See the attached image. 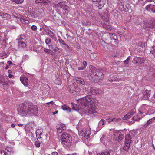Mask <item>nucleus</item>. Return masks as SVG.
I'll return each mask as SVG.
<instances>
[{"label":"nucleus","mask_w":155,"mask_h":155,"mask_svg":"<svg viewBox=\"0 0 155 155\" xmlns=\"http://www.w3.org/2000/svg\"><path fill=\"white\" fill-rule=\"evenodd\" d=\"M6 153L5 151H0V155H6Z\"/></svg>","instance_id":"obj_44"},{"label":"nucleus","mask_w":155,"mask_h":155,"mask_svg":"<svg viewBox=\"0 0 155 155\" xmlns=\"http://www.w3.org/2000/svg\"><path fill=\"white\" fill-rule=\"evenodd\" d=\"M75 79L76 80L77 82L78 83L81 84L82 85H84L85 84V82L84 80L82 78L79 77H76L75 78Z\"/></svg>","instance_id":"obj_17"},{"label":"nucleus","mask_w":155,"mask_h":155,"mask_svg":"<svg viewBox=\"0 0 155 155\" xmlns=\"http://www.w3.org/2000/svg\"><path fill=\"white\" fill-rule=\"evenodd\" d=\"M85 129H84L82 130L80 133V134L81 136L83 137H86V135L85 134Z\"/></svg>","instance_id":"obj_32"},{"label":"nucleus","mask_w":155,"mask_h":155,"mask_svg":"<svg viewBox=\"0 0 155 155\" xmlns=\"http://www.w3.org/2000/svg\"><path fill=\"white\" fill-rule=\"evenodd\" d=\"M67 8L68 7L66 6L63 9V12L65 14H68L69 12V11L68 10Z\"/></svg>","instance_id":"obj_27"},{"label":"nucleus","mask_w":155,"mask_h":155,"mask_svg":"<svg viewBox=\"0 0 155 155\" xmlns=\"http://www.w3.org/2000/svg\"><path fill=\"white\" fill-rule=\"evenodd\" d=\"M20 80L22 83L25 86H29L30 84H31V83L30 78H28L24 75L20 77Z\"/></svg>","instance_id":"obj_6"},{"label":"nucleus","mask_w":155,"mask_h":155,"mask_svg":"<svg viewBox=\"0 0 155 155\" xmlns=\"http://www.w3.org/2000/svg\"><path fill=\"white\" fill-rule=\"evenodd\" d=\"M58 41L60 43V45L62 46V45H65V43L63 40H62L61 38H60L58 39Z\"/></svg>","instance_id":"obj_31"},{"label":"nucleus","mask_w":155,"mask_h":155,"mask_svg":"<svg viewBox=\"0 0 155 155\" xmlns=\"http://www.w3.org/2000/svg\"><path fill=\"white\" fill-rule=\"evenodd\" d=\"M131 57L130 56H129L128 57L127 59L124 61V63H126L127 61H129L130 60V58Z\"/></svg>","instance_id":"obj_46"},{"label":"nucleus","mask_w":155,"mask_h":155,"mask_svg":"<svg viewBox=\"0 0 155 155\" xmlns=\"http://www.w3.org/2000/svg\"><path fill=\"white\" fill-rule=\"evenodd\" d=\"M106 121L107 122H108V123L112 121H113V117H111L108 119H106Z\"/></svg>","instance_id":"obj_39"},{"label":"nucleus","mask_w":155,"mask_h":155,"mask_svg":"<svg viewBox=\"0 0 155 155\" xmlns=\"http://www.w3.org/2000/svg\"><path fill=\"white\" fill-rule=\"evenodd\" d=\"M83 64L84 65V67L85 68L87 66V63L86 61H84L83 63Z\"/></svg>","instance_id":"obj_50"},{"label":"nucleus","mask_w":155,"mask_h":155,"mask_svg":"<svg viewBox=\"0 0 155 155\" xmlns=\"http://www.w3.org/2000/svg\"><path fill=\"white\" fill-rule=\"evenodd\" d=\"M48 0H35V3H47V2L48 1Z\"/></svg>","instance_id":"obj_25"},{"label":"nucleus","mask_w":155,"mask_h":155,"mask_svg":"<svg viewBox=\"0 0 155 155\" xmlns=\"http://www.w3.org/2000/svg\"><path fill=\"white\" fill-rule=\"evenodd\" d=\"M145 61V59L144 58L137 57H134L133 60L134 63H138L140 64H143Z\"/></svg>","instance_id":"obj_7"},{"label":"nucleus","mask_w":155,"mask_h":155,"mask_svg":"<svg viewBox=\"0 0 155 155\" xmlns=\"http://www.w3.org/2000/svg\"><path fill=\"white\" fill-rule=\"evenodd\" d=\"M105 136L104 135H103L102 137L100 138V141L102 142L104 144H105L106 143L105 142V140H104V139L105 138Z\"/></svg>","instance_id":"obj_33"},{"label":"nucleus","mask_w":155,"mask_h":155,"mask_svg":"<svg viewBox=\"0 0 155 155\" xmlns=\"http://www.w3.org/2000/svg\"><path fill=\"white\" fill-rule=\"evenodd\" d=\"M150 109V106L143 104L139 109V113L140 114L143 115V116H145L148 114Z\"/></svg>","instance_id":"obj_5"},{"label":"nucleus","mask_w":155,"mask_h":155,"mask_svg":"<svg viewBox=\"0 0 155 155\" xmlns=\"http://www.w3.org/2000/svg\"><path fill=\"white\" fill-rule=\"evenodd\" d=\"M15 127V125L14 124H12L11 125V127L12 128H14Z\"/></svg>","instance_id":"obj_59"},{"label":"nucleus","mask_w":155,"mask_h":155,"mask_svg":"<svg viewBox=\"0 0 155 155\" xmlns=\"http://www.w3.org/2000/svg\"><path fill=\"white\" fill-rule=\"evenodd\" d=\"M69 91L74 95L79 94V89L78 88H73L72 89H70Z\"/></svg>","instance_id":"obj_15"},{"label":"nucleus","mask_w":155,"mask_h":155,"mask_svg":"<svg viewBox=\"0 0 155 155\" xmlns=\"http://www.w3.org/2000/svg\"><path fill=\"white\" fill-rule=\"evenodd\" d=\"M134 113L135 111L134 110L132 109L131 110L130 112L128 113L123 117V119L125 120L130 118L134 114Z\"/></svg>","instance_id":"obj_10"},{"label":"nucleus","mask_w":155,"mask_h":155,"mask_svg":"<svg viewBox=\"0 0 155 155\" xmlns=\"http://www.w3.org/2000/svg\"><path fill=\"white\" fill-rule=\"evenodd\" d=\"M19 19V21L20 22L24 24H28V20L25 19L24 17H21V18H18V19ZM17 21H18V23H19V21L18 20H17Z\"/></svg>","instance_id":"obj_18"},{"label":"nucleus","mask_w":155,"mask_h":155,"mask_svg":"<svg viewBox=\"0 0 155 155\" xmlns=\"http://www.w3.org/2000/svg\"><path fill=\"white\" fill-rule=\"evenodd\" d=\"M62 3L61 2L58 3L57 4V6L58 7H60V8H61L62 7Z\"/></svg>","instance_id":"obj_52"},{"label":"nucleus","mask_w":155,"mask_h":155,"mask_svg":"<svg viewBox=\"0 0 155 155\" xmlns=\"http://www.w3.org/2000/svg\"><path fill=\"white\" fill-rule=\"evenodd\" d=\"M85 134L86 135V137H85L86 139H88L90 135L91 134L90 131L89 130H87L85 129Z\"/></svg>","instance_id":"obj_20"},{"label":"nucleus","mask_w":155,"mask_h":155,"mask_svg":"<svg viewBox=\"0 0 155 155\" xmlns=\"http://www.w3.org/2000/svg\"><path fill=\"white\" fill-rule=\"evenodd\" d=\"M132 138L130 135L127 134L125 136V143L123 147V149L124 150L127 151H128L130 146Z\"/></svg>","instance_id":"obj_4"},{"label":"nucleus","mask_w":155,"mask_h":155,"mask_svg":"<svg viewBox=\"0 0 155 155\" xmlns=\"http://www.w3.org/2000/svg\"><path fill=\"white\" fill-rule=\"evenodd\" d=\"M95 75V76L94 77V79L100 80L103 78V74L101 72H96Z\"/></svg>","instance_id":"obj_11"},{"label":"nucleus","mask_w":155,"mask_h":155,"mask_svg":"<svg viewBox=\"0 0 155 155\" xmlns=\"http://www.w3.org/2000/svg\"><path fill=\"white\" fill-rule=\"evenodd\" d=\"M48 47L49 48L53 50V45H48Z\"/></svg>","instance_id":"obj_56"},{"label":"nucleus","mask_w":155,"mask_h":155,"mask_svg":"<svg viewBox=\"0 0 155 155\" xmlns=\"http://www.w3.org/2000/svg\"><path fill=\"white\" fill-rule=\"evenodd\" d=\"M12 15L14 16V17L16 18H18V15L17 14H16V13L15 12H13V13H12Z\"/></svg>","instance_id":"obj_42"},{"label":"nucleus","mask_w":155,"mask_h":155,"mask_svg":"<svg viewBox=\"0 0 155 155\" xmlns=\"http://www.w3.org/2000/svg\"><path fill=\"white\" fill-rule=\"evenodd\" d=\"M150 90H146L144 92L143 95V99L144 100H147L150 97Z\"/></svg>","instance_id":"obj_12"},{"label":"nucleus","mask_w":155,"mask_h":155,"mask_svg":"<svg viewBox=\"0 0 155 155\" xmlns=\"http://www.w3.org/2000/svg\"><path fill=\"white\" fill-rule=\"evenodd\" d=\"M113 122H117L118 121L121 120V119L120 118H116L114 117H113Z\"/></svg>","instance_id":"obj_37"},{"label":"nucleus","mask_w":155,"mask_h":155,"mask_svg":"<svg viewBox=\"0 0 155 155\" xmlns=\"http://www.w3.org/2000/svg\"><path fill=\"white\" fill-rule=\"evenodd\" d=\"M90 92L94 95H97L100 94L101 91L100 89L95 87H92L90 89Z\"/></svg>","instance_id":"obj_9"},{"label":"nucleus","mask_w":155,"mask_h":155,"mask_svg":"<svg viewBox=\"0 0 155 155\" xmlns=\"http://www.w3.org/2000/svg\"><path fill=\"white\" fill-rule=\"evenodd\" d=\"M44 51L45 52L48 53V54H51L50 50L48 48H44Z\"/></svg>","instance_id":"obj_34"},{"label":"nucleus","mask_w":155,"mask_h":155,"mask_svg":"<svg viewBox=\"0 0 155 155\" xmlns=\"http://www.w3.org/2000/svg\"><path fill=\"white\" fill-rule=\"evenodd\" d=\"M152 6L151 8V10L153 13H155V5H152Z\"/></svg>","instance_id":"obj_38"},{"label":"nucleus","mask_w":155,"mask_h":155,"mask_svg":"<svg viewBox=\"0 0 155 155\" xmlns=\"http://www.w3.org/2000/svg\"><path fill=\"white\" fill-rule=\"evenodd\" d=\"M18 114L22 116L37 115L38 109L37 106L31 103H22L18 109Z\"/></svg>","instance_id":"obj_2"},{"label":"nucleus","mask_w":155,"mask_h":155,"mask_svg":"<svg viewBox=\"0 0 155 155\" xmlns=\"http://www.w3.org/2000/svg\"><path fill=\"white\" fill-rule=\"evenodd\" d=\"M96 101V99L92 98L91 95H87L77 101L79 107L81 109L87 110L85 113L87 115L93 114L96 112L94 104Z\"/></svg>","instance_id":"obj_1"},{"label":"nucleus","mask_w":155,"mask_h":155,"mask_svg":"<svg viewBox=\"0 0 155 155\" xmlns=\"http://www.w3.org/2000/svg\"><path fill=\"white\" fill-rule=\"evenodd\" d=\"M118 134H119V136L118 137V140L119 141H120L122 140V139L123 138V137H124V135L123 134H121V133H118Z\"/></svg>","instance_id":"obj_28"},{"label":"nucleus","mask_w":155,"mask_h":155,"mask_svg":"<svg viewBox=\"0 0 155 155\" xmlns=\"http://www.w3.org/2000/svg\"><path fill=\"white\" fill-rule=\"evenodd\" d=\"M61 143L66 148H69L71 145V137L67 133H63L61 135Z\"/></svg>","instance_id":"obj_3"},{"label":"nucleus","mask_w":155,"mask_h":155,"mask_svg":"<svg viewBox=\"0 0 155 155\" xmlns=\"http://www.w3.org/2000/svg\"><path fill=\"white\" fill-rule=\"evenodd\" d=\"M92 1L94 4L99 5L98 7L99 8H101L105 4L104 0H92Z\"/></svg>","instance_id":"obj_8"},{"label":"nucleus","mask_w":155,"mask_h":155,"mask_svg":"<svg viewBox=\"0 0 155 155\" xmlns=\"http://www.w3.org/2000/svg\"><path fill=\"white\" fill-rule=\"evenodd\" d=\"M59 50V48L57 47H55L53 49V51H54V52H55L58 51Z\"/></svg>","instance_id":"obj_41"},{"label":"nucleus","mask_w":155,"mask_h":155,"mask_svg":"<svg viewBox=\"0 0 155 155\" xmlns=\"http://www.w3.org/2000/svg\"><path fill=\"white\" fill-rule=\"evenodd\" d=\"M42 131L41 130L38 129L35 132L36 136L37 139L41 138V135L42 134Z\"/></svg>","instance_id":"obj_16"},{"label":"nucleus","mask_w":155,"mask_h":155,"mask_svg":"<svg viewBox=\"0 0 155 155\" xmlns=\"http://www.w3.org/2000/svg\"><path fill=\"white\" fill-rule=\"evenodd\" d=\"M105 123H106L105 121L104 120H103V123L102 124V127H103L105 125Z\"/></svg>","instance_id":"obj_54"},{"label":"nucleus","mask_w":155,"mask_h":155,"mask_svg":"<svg viewBox=\"0 0 155 155\" xmlns=\"http://www.w3.org/2000/svg\"><path fill=\"white\" fill-rule=\"evenodd\" d=\"M77 155V154L76 153H72L71 154H66V155Z\"/></svg>","instance_id":"obj_57"},{"label":"nucleus","mask_w":155,"mask_h":155,"mask_svg":"<svg viewBox=\"0 0 155 155\" xmlns=\"http://www.w3.org/2000/svg\"><path fill=\"white\" fill-rule=\"evenodd\" d=\"M51 41V40L50 38L48 37L45 40V42L47 45L49 44Z\"/></svg>","instance_id":"obj_26"},{"label":"nucleus","mask_w":155,"mask_h":155,"mask_svg":"<svg viewBox=\"0 0 155 155\" xmlns=\"http://www.w3.org/2000/svg\"><path fill=\"white\" fill-rule=\"evenodd\" d=\"M58 134H61L63 130L66 129V127L64 125H61L59 127L57 128Z\"/></svg>","instance_id":"obj_13"},{"label":"nucleus","mask_w":155,"mask_h":155,"mask_svg":"<svg viewBox=\"0 0 155 155\" xmlns=\"http://www.w3.org/2000/svg\"><path fill=\"white\" fill-rule=\"evenodd\" d=\"M58 111H56L55 112H54L53 113V114L54 115L55 114H56L58 113Z\"/></svg>","instance_id":"obj_61"},{"label":"nucleus","mask_w":155,"mask_h":155,"mask_svg":"<svg viewBox=\"0 0 155 155\" xmlns=\"http://www.w3.org/2000/svg\"><path fill=\"white\" fill-rule=\"evenodd\" d=\"M84 67L83 66H81L80 67H78V69L79 70H83L84 68Z\"/></svg>","instance_id":"obj_49"},{"label":"nucleus","mask_w":155,"mask_h":155,"mask_svg":"<svg viewBox=\"0 0 155 155\" xmlns=\"http://www.w3.org/2000/svg\"><path fill=\"white\" fill-rule=\"evenodd\" d=\"M52 155H58V153L57 152H54L52 153Z\"/></svg>","instance_id":"obj_53"},{"label":"nucleus","mask_w":155,"mask_h":155,"mask_svg":"<svg viewBox=\"0 0 155 155\" xmlns=\"http://www.w3.org/2000/svg\"><path fill=\"white\" fill-rule=\"evenodd\" d=\"M97 155H110V154L109 151H106L102 152L101 153H99Z\"/></svg>","instance_id":"obj_29"},{"label":"nucleus","mask_w":155,"mask_h":155,"mask_svg":"<svg viewBox=\"0 0 155 155\" xmlns=\"http://www.w3.org/2000/svg\"><path fill=\"white\" fill-rule=\"evenodd\" d=\"M0 83L3 85H7L8 83L7 80H5L3 77H0Z\"/></svg>","instance_id":"obj_14"},{"label":"nucleus","mask_w":155,"mask_h":155,"mask_svg":"<svg viewBox=\"0 0 155 155\" xmlns=\"http://www.w3.org/2000/svg\"><path fill=\"white\" fill-rule=\"evenodd\" d=\"M114 40H116L117 39V37L116 35H114V36L112 37H111Z\"/></svg>","instance_id":"obj_48"},{"label":"nucleus","mask_w":155,"mask_h":155,"mask_svg":"<svg viewBox=\"0 0 155 155\" xmlns=\"http://www.w3.org/2000/svg\"><path fill=\"white\" fill-rule=\"evenodd\" d=\"M12 76L13 75H12L10 74H9L8 75V77H9V78H11L12 77Z\"/></svg>","instance_id":"obj_60"},{"label":"nucleus","mask_w":155,"mask_h":155,"mask_svg":"<svg viewBox=\"0 0 155 155\" xmlns=\"http://www.w3.org/2000/svg\"><path fill=\"white\" fill-rule=\"evenodd\" d=\"M18 126L21 127V126H23V124H18Z\"/></svg>","instance_id":"obj_63"},{"label":"nucleus","mask_w":155,"mask_h":155,"mask_svg":"<svg viewBox=\"0 0 155 155\" xmlns=\"http://www.w3.org/2000/svg\"><path fill=\"white\" fill-rule=\"evenodd\" d=\"M31 28L34 31H36L37 29V27L35 25H33L31 27Z\"/></svg>","instance_id":"obj_43"},{"label":"nucleus","mask_w":155,"mask_h":155,"mask_svg":"<svg viewBox=\"0 0 155 155\" xmlns=\"http://www.w3.org/2000/svg\"><path fill=\"white\" fill-rule=\"evenodd\" d=\"M48 35L50 37L53 38L55 37V35L52 32L50 31L48 33Z\"/></svg>","instance_id":"obj_30"},{"label":"nucleus","mask_w":155,"mask_h":155,"mask_svg":"<svg viewBox=\"0 0 155 155\" xmlns=\"http://www.w3.org/2000/svg\"><path fill=\"white\" fill-rule=\"evenodd\" d=\"M116 80V79L114 78H110L109 79V81H115Z\"/></svg>","instance_id":"obj_55"},{"label":"nucleus","mask_w":155,"mask_h":155,"mask_svg":"<svg viewBox=\"0 0 155 155\" xmlns=\"http://www.w3.org/2000/svg\"><path fill=\"white\" fill-rule=\"evenodd\" d=\"M62 109L64 110H66L67 112H70L71 109L66 105H63L62 107Z\"/></svg>","instance_id":"obj_21"},{"label":"nucleus","mask_w":155,"mask_h":155,"mask_svg":"<svg viewBox=\"0 0 155 155\" xmlns=\"http://www.w3.org/2000/svg\"><path fill=\"white\" fill-rule=\"evenodd\" d=\"M18 40H25L26 39V37L23 35H20L18 38Z\"/></svg>","instance_id":"obj_22"},{"label":"nucleus","mask_w":155,"mask_h":155,"mask_svg":"<svg viewBox=\"0 0 155 155\" xmlns=\"http://www.w3.org/2000/svg\"><path fill=\"white\" fill-rule=\"evenodd\" d=\"M155 120V117H153L151 119H150L144 125V127H146L148 125L152 123V121H154Z\"/></svg>","instance_id":"obj_19"},{"label":"nucleus","mask_w":155,"mask_h":155,"mask_svg":"<svg viewBox=\"0 0 155 155\" xmlns=\"http://www.w3.org/2000/svg\"><path fill=\"white\" fill-rule=\"evenodd\" d=\"M103 123V119H101L99 123V125L100 126H102V124Z\"/></svg>","instance_id":"obj_47"},{"label":"nucleus","mask_w":155,"mask_h":155,"mask_svg":"<svg viewBox=\"0 0 155 155\" xmlns=\"http://www.w3.org/2000/svg\"><path fill=\"white\" fill-rule=\"evenodd\" d=\"M13 1L17 4H20L23 2V0H13Z\"/></svg>","instance_id":"obj_35"},{"label":"nucleus","mask_w":155,"mask_h":155,"mask_svg":"<svg viewBox=\"0 0 155 155\" xmlns=\"http://www.w3.org/2000/svg\"><path fill=\"white\" fill-rule=\"evenodd\" d=\"M64 45V48H65L69 49V46L67 45L65 43V45Z\"/></svg>","instance_id":"obj_51"},{"label":"nucleus","mask_w":155,"mask_h":155,"mask_svg":"<svg viewBox=\"0 0 155 155\" xmlns=\"http://www.w3.org/2000/svg\"><path fill=\"white\" fill-rule=\"evenodd\" d=\"M153 1V0H146V2H151Z\"/></svg>","instance_id":"obj_62"},{"label":"nucleus","mask_w":155,"mask_h":155,"mask_svg":"<svg viewBox=\"0 0 155 155\" xmlns=\"http://www.w3.org/2000/svg\"><path fill=\"white\" fill-rule=\"evenodd\" d=\"M35 146L38 147H39L40 146V143L38 141H36L35 143Z\"/></svg>","instance_id":"obj_40"},{"label":"nucleus","mask_w":155,"mask_h":155,"mask_svg":"<svg viewBox=\"0 0 155 155\" xmlns=\"http://www.w3.org/2000/svg\"><path fill=\"white\" fill-rule=\"evenodd\" d=\"M18 46H21V47L23 48H25L26 47V44L23 41H19Z\"/></svg>","instance_id":"obj_24"},{"label":"nucleus","mask_w":155,"mask_h":155,"mask_svg":"<svg viewBox=\"0 0 155 155\" xmlns=\"http://www.w3.org/2000/svg\"><path fill=\"white\" fill-rule=\"evenodd\" d=\"M152 5L150 4L147 5L145 7V9L147 10H149L152 7Z\"/></svg>","instance_id":"obj_36"},{"label":"nucleus","mask_w":155,"mask_h":155,"mask_svg":"<svg viewBox=\"0 0 155 155\" xmlns=\"http://www.w3.org/2000/svg\"><path fill=\"white\" fill-rule=\"evenodd\" d=\"M8 72L9 74H10L12 72V71L10 70H9L8 71Z\"/></svg>","instance_id":"obj_64"},{"label":"nucleus","mask_w":155,"mask_h":155,"mask_svg":"<svg viewBox=\"0 0 155 155\" xmlns=\"http://www.w3.org/2000/svg\"><path fill=\"white\" fill-rule=\"evenodd\" d=\"M46 104L48 105H51L52 106L54 104V103L53 101H51L49 102H48Z\"/></svg>","instance_id":"obj_45"},{"label":"nucleus","mask_w":155,"mask_h":155,"mask_svg":"<svg viewBox=\"0 0 155 155\" xmlns=\"http://www.w3.org/2000/svg\"><path fill=\"white\" fill-rule=\"evenodd\" d=\"M2 18L7 19H9L10 18V15L8 13H4L2 15Z\"/></svg>","instance_id":"obj_23"},{"label":"nucleus","mask_w":155,"mask_h":155,"mask_svg":"<svg viewBox=\"0 0 155 155\" xmlns=\"http://www.w3.org/2000/svg\"><path fill=\"white\" fill-rule=\"evenodd\" d=\"M7 63L8 64H12V61H8L7 62Z\"/></svg>","instance_id":"obj_58"}]
</instances>
